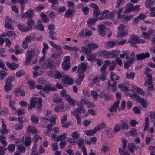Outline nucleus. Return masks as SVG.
Instances as JSON below:
<instances>
[{"mask_svg":"<svg viewBox=\"0 0 155 155\" xmlns=\"http://www.w3.org/2000/svg\"><path fill=\"white\" fill-rule=\"evenodd\" d=\"M56 119V116L55 115H52L50 119V124H48L46 127L48 129V131L45 132L46 135L48 136L50 135L52 128L53 126L55 125ZM40 120L42 123L45 124L48 121H49L50 120L46 117H41Z\"/></svg>","mask_w":155,"mask_h":155,"instance_id":"nucleus-1","label":"nucleus"},{"mask_svg":"<svg viewBox=\"0 0 155 155\" xmlns=\"http://www.w3.org/2000/svg\"><path fill=\"white\" fill-rule=\"evenodd\" d=\"M81 112H83V114L85 112L84 109V107L83 106H81L79 108H77L75 110L71 112V114L75 117L77 120V123L79 124H81V121L80 117L79 116V114Z\"/></svg>","mask_w":155,"mask_h":155,"instance_id":"nucleus-2","label":"nucleus"},{"mask_svg":"<svg viewBox=\"0 0 155 155\" xmlns=\"http://www.w3.org/2000/svg\"><path fill=\"white\" fill-rule=\"evenodd\" d=\"M35 49L34 48H32L31 47H29L26 53V59L25 62V64L27 65L30 63L32 60L33 57V54Z\"/></svg>","mask_w":155,"mask_h":155,"instance_id":"nucleus-3","label":"nucleus"},{"mask_svg":"<svg viewBox=\"0 0 155 155\" xmlns=\"http://www.w3.org/2000/svg\"><path fill=\"white\" fill-rule=\"evenodd\" d=\"M115 13L117 12V11H113L112 12H110L109 10H106L103 11L101 15V19L104 18H109L111 19H113L114 18V12Z\"/></svg>","mask_w":155,"mask_h":155,"instance_id":"nucleus-4","label":"nucleus"},{"mask_svg":"<svg viewBox=\"0 0 155 155\" xmlns=\"http://www.w3.org/2000/svg\"><path fill=\"white\" fill-rule=\"evenodd\" d=\"M61 81L63 85L66 87H68V85L72 84L74 82L72 79L67 75L63 76Z\"/></svg>","mask_w":155,"mask_h":155,"instance_id":"nucleus-5","label":"nucleus"},{"mask_svg":"<svg viewBox=\"0 0 155 155\" xmlns=\"http://www.w3.org/2000/svg\"><path fill=\"white\" fill-rule=\"evenodd\" d=\"M98 53L100 56L104 57L106 59L115 57L114 54H113L112 53L107 52L105 50H101Z\"/></svg>","mask_w":155,"mask_h":155,"instance_id":"nucleus-6","label":"nucleus"},{"mask_svg":"<svg viewBox=\"0 0 155 155\" xmlns=\"http://www.w3.org/2000/svg\"><path fill=\"white\" fill-rule=\"evenodd\" d=\"M110 78L111 81H113V84H111L110 83V81H108V85L109 87H115L117 84V81H115L116 80H118L119 78V77L116 75L114 73L111 72L110 73Z\"/></svg>","mask_w":155,"mask_h":155,"instance_id":"nucleus-7","label":"nucleus"},{"mask_svg":"<svg viewBox=\"0 0 155 155\" xmlns=\"http://www.w3.org/2000/svg\"><path fill=\"white\" fill-rule=\"evenodd\" d=\"M12 20L8 16L6 17L5 18V28L8 29L13 30L14 28L12 25Z\"/></svg>","mask_w":155,"mask_h":155,"instance_id":"nucleus-8","label":"nucleus"},{"mask_svg":"<svg viewBox=\"0 0 155 155\" xmlns=\"http://www.w3.org/2000/svg\"><path fill=\"white\" fill-rule=\"evenodd\" d=\"M57 89L55 87L52 86V85L50 84L46 85L42 89V91L46 93H48L49 91H56Z\"/></svg>","mask_w":155,"mask_h":155,"instance_id":"nucleus-9","label":"nucleus"},{"mask_svg":"<svg viewBox=\"0 0 155 155\" xmlns=\"http://www.w3.org/2000/svg\"><path fill=\"white\" fill-rule=\"evenodd\" d=\"M106 27L103 24L100 25L98 27V32L100 35L102 37L105 36L106 33L105 31V28Z\"/></svg>","mask_w":155,"mask_h":155,"instance_id":"nucleus-10","label":"nucleus"},{"mask_svg":"<svg viewBox=\"0 0 155 155\" xmlns=\"http://www.w3.org/2000/svg\"><path fill=\"white\" fill-rule=\"evenodd\" d=\"M135 11L134 7V5L131 3H128L125 7V10L124 11V13L130 12H131Z\"/></svg>","mask_w":155,"mask_h":155,"instance_id":"nucleus-11","label":"nucleus"},{"mask_svg":"<svg viewBox=\"0 0 155 155\" xmlns=\"http://www.w3.org/2000/svg\"><path fill=\"white\" fill-rule=\"evenodd\" d=\"M38 100L36 97L32 98L30 100V103L28 105V108L29 110L35 108L38 102Z\"/></svg>","mask_w":155,"mask_h":155,"instance_id":"nucleus-12","label":"nucleus"},{"mask_svg":"<svg viewBox=\"0 0 155 155\" xmlns=\"http://www.w3.org/2000/svg\"><path fill=\"white\" fill-rule=\"evenodd\" d=\"M53 64L52 61L51 59H48L45 60L41 64L42 67L43 68L46 69L48 67H50Z\"/></svg>","mask_w":155,"mask_h":155,"instance_id":"nucleus-13","label":"nucleus"},{"mask_svg":"<svg viewBox=\"0 0 155 155\" xmlns=\"http://www.w3.org/2000/svg\"><path fill=\"white\" fill-rule=\"evenodd\" d=\"M18 29L22 32H26L31 30V27L25 26L22 24H19L18 25Z\"/></svg>","mask_w":155,"mask_h":155,"instance_id":"nucleus-14","label":"nucleus"},{"mask_svg":"<svg viewBox=\"0 0 155 155\" xmlns=\"http://www.w3.org/2000/svg\"><path fill=\"white\" fill-rule=\"evenodd\" d=\"M34 12V10L30 9L26 12L23 15L22 17L26 18L28 17L29 18H31L33 17V15Z\"/></svg>","mask_w":155,"mask_h":155,"instance_id":"nucleus-15","label":"nucleus"},{"mask_svg":"<svg viewBox=\"0 0 155 155\" xmlns=\"http://www.w3.org/2000/svg\"><path fill=\"white\" fill-rule=\"evenodd\" d=\"M6 64L8 68L12 70H14L19 67V65L18 64L14 62L11 63L7 62H6Z\"/></svg>","mask_w":155,"mask_h":155,"instance_id":"nucleus-16","label":"nucleus"},{"mask_svg":"<svg viewBox=\"0 0 155 155\" xmlns=\"http://www.w3.org/2000/svg\"><path fill=\"white\" fill-rule=\"evenodd\" d=\"M87 67V65L85 64L84 63H81L78 67L77 70L78 72H84L85 71L86 68Z\"/></svg>","mask_w":155,"mask_h":155,"instance_id":"nucleus-17","label":"nucleus"},{"mask_svg":"<svg viewBox=\"0 0 155 155\" xmlns=\"http://www.w3.org/2000/svg\"><path fill=\"white\" fill-rule=\"evenodd\" d=\"M149 54L147 52L145 54L144 53L141 54H139L137 55V58L138 60H141L144 59L146 57H149Z\"/></svg>","mask_w":155,"mask_h":155,"instance_id":"nucleus-18","label":"nucleus"},{"mask_svg":"<svg viewBox=\"0 0 155 155\" xmlns=\"http://www.w3.org/2000/svg\"><path fill=\"white\" fill-rule=\"evenodd\" d=\"M98 128H96L95 127V128L93 129L86 130L84 132V134L86 135L89 136H92L94 135L96 132L97 131V130H98Z\"/></svg>","mask_w":155,"mask_h":155,"instance_id":"nucleus-19","label":"nucleus"},{"mask_svg":"<svg viewBox=\"0 0 155 155\" xmlns=\"http://www.w3.org/2000/svg\"><path fill=\"white\" fill-rule=\"evenodd\" d=\"M34 28L41 31H43L44 30V26L42 24L41 21H38L37 25L34 27Z\"/></svg>","mask_w":155,"mask_h":155,"instance_id":"nucleus-20","label":"nucleus"},{"mask_svg":"<svg viewBox=\"0 0 155 155\" xmlns=\"http://www.w3.org/2000/svg\"><path fill=\"white\" fill-rule=\"evenodd\" d=\"M138 101L140 103V104L144 108L147 107V102L146 99L140 97Z\"/></svg>","mask_w":155,"mask_h":155,"instance_id":"nucleus-21","label":"nucleus"},{"mask_svg":"<svg viewBox=\"0 0 155 155\" xmlns=\"http://www.w3.org/2000/svg\"><path fill=\"white\" fill-rule=\"evenodd\" d=\"M75 10L72 9H69L67 10L65 14V16L67 18H70L74 15Z\"/></svg>","mask_w":155,"mask_h":155,"instance_id":"nucleus-22","label":"nucleus"},{"mask_svg":"<svg viewBox=\"0 0 155 155\" xmlns=\"http://www.w3.org/2000/svg\"><path fill=\"white\" fill-rule=\"evenodd\" d=\"M119 104V103L118 102H116L114 103L112 105L111 108L109 109V111L110 112H116L118 107Z\"/></svg>","mask_w":155,"mask_h":155,"instance_id":"nucleus-23","label":"nucleus"},{"mask_svg":"<svg viewBox=\"0 0 155 155\" xmlns=\"http://www.w3.org/2000/svg\"><path fill=\"white\" fill-rule=\"evenodd\" d=\"M117 44L114 41H109L105 43V45L107 48H111L116 46Z\"/></svg>","mask_w":155,"mask_h":155,"instance_id":"nucleus-24","label":"nucleus"},{"mask_svg":"<svg viewBox=\"0 0 155 155\" xmlns=\"http://www.w3.org/2000/svg\"><path fill=\"white\" fill-rule=\"evenodd\" d=\"M81 50L84 54L87 56L92 53V49L88 48L83 47Z\"/></svg>","mask_w":155,"mask_h":155,"instance_id":"nucleus-25","label":"nucleus"},{"mask_svg":"<svg viewBox=\"0 0 155 155\" xmlns=\"http://www.w3.org/2000/svg\"><path fill=\"white\" fill-rule=\"evenodd\" d=\"M2 129L1 130L0 133L2 134H5L8 133V130L6 128V125L4 123V121H2Z\"/></svg>","mask_w":155,"mask_h":155,"instance_id":"nucleus-26","label":"nucleus"},{"mask_svg":"<svg viewBox=\"0 0 155 155\" xmlns=\"http://www.w3.org/2000/svg\"><path fill=\"white\" fill-rule=\"evenodd\" d=\"M53 101L54 103H60L61 106H63L64 105V103L62 101V99L58 96L56 97H54Z\"/></svg>","mask_w":155,"mask_h":155,"instance_id":"nucleus-27","label":"nucleus"},{"mask_svg":"<svg viewBox=\"0 0 155 155\" xmlns=\"http://www.w3.org/2000/svg\"><path fill=\"white\" fill-rule=\"evenodd\" d=\"M26 23L28 26L31 27V29L32 28V26L35 24V22L31 18H29L27 20Z\"/></svg>","mask_w":155,"mask_h":155,"instance_id":"nucleus-28","label":"nucleus"},{"mask_svg":"<svg viewBox=\"0 0 155 155\" xmlns=\"http://www.w3.org/2000/svg\"><path fill=\"white\" fill-rule=\"evenodd\" d=\"M27 131L28 132H31L34 134H36L37 132L36 128L35 127L31 126L27 127Z\"/></svg>","mask_w":155,"mask_h":155,"instance_id":"nucleus-29","label":"nucleus"},{"mask_svg":"<svg viewBox=\"0 0 155 155\" xmlns=\"http://www.w3.org/2000/svg\"><path fill=\"white\" fill-rule=\"evenodd\" d=\"M67 134L65 133H63L62 134L60 135L55 139L57 141L63 140L66 138Z\"/></svg>","mask_w":155,"mask_h":155,"instance_id":"nucleus-30","label":"nucleus"},{"mask_svg":"<svg viewBox=\"0 0 155 155\" xmlns=\"http://www.w3.org/2000/svg\"><path fill=\"white\" fill-rule=\"evenodd\" d=\"M49 44L51 46L57 50H61L62 49L61 47L58 45L55 44L53 41H49Z\"/></svg>","mask_w":155,"mask_h":155,"instance_id":"nucleus-31","label":"nucleus"},{"mask_svg":"<svg viewBox=\"0 0 155 155\" xmlns=\"http://www.w3.org/2000/svg\"><path fill=\"white\" fill-rule=\"evenodd\" d=\"M96 54L93 53L90 54L87 56V59L90 61L93 62L95 58L96 57Z\"/></svg>","mask_w":155,"mask_h":155,"instance_id":"nucleus-32","label":"nucleus"},{"mask_svg":"<svg viewBox=\"0 0 155 155\" xmlns=\"http://www.w3.org/2000/svg\"><path fill=\"white\" fill-rule=\"evenodd\" d=\"M87 46L88 48H91L94 50L97 49L98 47V45L97 44L93 42L88 43L87 44Z\"/></svg>","mask_w":155,"mask_h":155,"instance_id":"nucleus-33","label":"nucleus"},{"mask_svg":"<svg viewBox=\"0 0 155 155\" xmlns=\"http://www.w3.org/2000/svg\"><path fill=\"white\" fill-rule=\"evenodd\" d=\"M120 126L119 123H117L115 124L114 127V131L115 134L117 133L118 132L121 130Z\"/></svg>","mask_w":155,"mask_h":155,"instance_id":"nucleus-34","label":"nucleus"},{"mask_svg":"<svg viewBox=\"0 0 155 155\" xmlns=\"http://www.w3.org/2000/svg\"><path fill=\"white\" fill-rule=\"evenodd\" d=\"M154 0H147L145 3V5L147 8H150L154 3Z\"/></svg>","mask_w":155,"mask_h":155,"instance_id":"nucleus-35","label":"nucleus"},{"mask_svg":"<svg viewBox=\"0 0 155 155\" xmlns=\"http://www.w3.org/2000/svg\"><path fill=\"white\" fill-rule=\"evenodd\" d=\"M32 142L31 137L28 136H27L25 137V145H30L31 144Z\"/></svg>","mask_w":155,"mask_h":155,"instance_id":"nucleus-36","label":"nucleus"},{"mask_svg":"<svg viewBox=\"0 0 155 155\" xmlns=\"http://www.w3.org/2000/svg\"><path fill=\"white\" fill-rule=\"evenodd\" d=\"M70 63H63L62 64V67L64 70H68L71 67Z\"/></svg>","mask_w":155,"mask_h":155,"instance_id":"nucleus-37","label":"nucleus"},{"mask_svg":"<svg viewBox=\"0 0 155 155\" xmlns=\"http://www.w3.org/2000/svg\"><path fill=\"white\" fill-rule=\"evenodd\" d=\"M118 87L123 91H127L129 90V89L127 87L122 84H119Z\"/></svg>","mask_w":155,"mask_h":155,"instance_id":"nucleus-38","label":"nucleus"},{"mask_svg":"<svg viewBox=\"0 0 155 155\" xmlns=\"http://www.w3.org/2000/svg\"><path fill=\"white\" fill-rule=\"evenodd\" d=\"M138 146H128L127 148L132 153H134V150H136L138 148Z\"/></svg>","mask_w":155,"mask_h":155,"instance_id":"nucleus-39","label":"nucleus"},{"mask_svg":"<svg viewBox=\"0 0 155 155\" xmlns=\"http://www.w3.org/2000/svg\"><path fill=\"white\" fill-rule=\"evenodd\" d=\"M62 74L59 71H56L54 74V78L55 79H60L62 77Z\"/></svg>","mask_w":155,"mask_h":155,"instance_id":"nucleus-40","label":"nucleus"},{"mask_svg":"<svg viewBox=\"0 0 155 155\" xmlns=\"http://www.w3.org/2000/svg\"><path fill=\"white\" fill-rule=\"evenodd\" d=\"M128 34V31L127 30H125L123 31H121L120 32H118V37L120 36L123 37V36H126Z\"/></svg>","mask_w":155,"mask_h":155,"instance_id":"nucleus-41","label":"nucleus"},{"mask_svg":"<svg viewBox=\"0 0 155 155\" xmlns=\"http://www.w3.org/2000/svg\"><path fill=\"white\" fill-rule=\"evenodd\" d=\"M64 109L63 106H61H61L59 107H56L54 109V110L55 112L58 113L63 111Z\"/></svg>","mask_w":155,"mask_h":155,"instance_id":"nucleus-42","label":"nucleus"},{"mask_svg":"<svg viewBox=\"0 0 155 155\" xmlns=\"http://www.w3.org/2000/svg\"><path fill=\"white\" fill-rule=\"evenodd\" d=\"M71 136L74 139H78L80 137V134L78 132L75 131L73 132Z\"/></svg>","mask_w":155,"mask_h":155,"instance_id":"nucleus-43","label":"nucleus"},{"mask_svg":"<svg viewBox=\"0 0 155 155\" xmlns=\"http://www.w3.org/2000/svg\"><path fill=\"white\" fill-rule=\"evenodd\" d=\"M43 45L44 47L42 49V54L43 55H45L46 53V51L49 49V46L45 42H44Z\"/></svg>","mask_w":155,"mask_h":155,"instance_id":"nucleus-44","label":"nucleus"},{"mask_svg":"<svg viewBox=\"0 0 155 155\" xmlns=\"http://www.w3.org/2000/svg\"><path fill=\"white\" fill-rule=\"evenodd\" d=\"M149 126V118L146 117L145 119V124L143 131H145L148 129Z\"/></svg>","mask_w":155,"mask_h":155,"instance_id":"nucleus-45","label":"nucleus"},{"mask_svg":"<svg viewBox=\"0 0 155 155\" xmlns=\"http://www.w3.org/2000/svg\"><path fill=\"white\" fill-rule=\"evenodd\" d=\"M12 89V84H5L4 88L5 91V92H8L9 90H11Z\"/></svg>","mask_w":155,"mask_h":155,"instance_id":"nucleus-46","label":"nucleus"},{"mask_svg":"<svg viewBox=\"0 0 155 155\" xmlns=\"http://www.w3.org/2000/svg\"><path fill=\"white\" fill-rule=\"evenodd\" d=\"M91 95L93 97L94 100H96L98 97V94L96 91H91Z\"/></svg>","mask_w":155,"mask_h":155,"instance_id":"nucleus-47","label":"nucleus"},{"mask_svg":"<svg viewBox=\"0 0 155 155\" xmlns=\"http://www.w3.org/2000/svg\"><path fill=\"white\" fill-rule=\"evenodd\" d=\"M116 66V64L114 61H112L111 63V64L109 65V70L110 71H112L114 69Z\"/></svg>","mask_w":155,"mask_h":155,"instance_id":"nucleus-48","label":"nucleus"},{"mask_svg":"<svg viewBox=\"0 0 155 155\" xmlns=\"http://www.w3.org/2000/svg\"><path fill=\"white\" fill-rule=\"evenodd\" d=\"M106 132L108 136L110 138H112L114 136V134L111 129L106 130Z\"/></svg>","mask_w":155,"mask_h":155,"instance_id":"nucleus-49","label":"nucleus"},{"mask_svg":"<svg viewBox=\"0 0 155 155\" xmlns=\"http://www.w3.org/2000/svg\"><path fill=\"white\" fill-rule=\"evenodd\" d=\"M139 38V37L138 36L134 35H131L130 37V40L134 41L137 43L139 42L138 41Z\"/></svg>","mask_w":155,"mask_h":155,"instance_id":"nucleus-50","label":"nucleus"},{"mask_svg":"<svg viewBox=\"0 0 155 155\" xmlns=\"http://www.w3.org/2000/svg\"><path fill=\"white\" fill-rule=\"evenodd\" d=\"M130 135L133 137H136L137 135V130L134 128H132L129 132Z\"/></svg>","mask_w":155,"mask_h":155,"instance_id":"nucleus-51","label":"nucleus"},{"mask_svg":"<svg viewBox=\"0 0 155 155\" xmlns=\"http://www.w3.org/2000/svg\"><path fill=\"white\" fill-rule=\"evenodd\" d=\"M120 126L121 128L124 130L127 129L129 127L128 125L125 122H121Z\"/></svg>","mask_w":155,"mask_h":155,"instance_id":"nucleus-52","label":"nucleus"},{"mask_svg":"<svg viewBox=\"0 0 155 155\" xmlns=\"http://www.w3.org/2000/svg\"><path fill=\"white\" fill-rule=\"evenodd\" d=\"M31 120L34 123L37 124L39 118L37 116L33 115L31 117Z\"/></svg>","mask_w":155,"mask_h":155,"instance_id":"nucleus-53","label":"nucleus"},{"mask_svg":"<svg viewBox=\"0 0 155 155\" xmlns=\"http://www.w3.org/2000/svg\"><path fill=\"white\" fill-rule=\"evenodd\" d=\"M7 73L3 70H0V78L3 80L4 77L7 75Z\"/></svg>","mask_w":155,"mask_h":155,"instance_id":"nucleus-54","label":"nucleus"},{"mask_svg":"<svg viewBox=\"0 0 155 155\" xmlns=\"http://www.w3.org/2000/svg\"><path fill=\"white\" fill-rule=\"evenodd\" d=\"M96 21L97 19L95 18H89L87 21V23L89 25H91L95 24Z\"/></svg>","mask_w":155,"mask_h":155,"instance_id":"nucleus-55","label":"nucleus"},{"mask_svg":"<svg viewBox=\"0 0 155 155\" xmlns=\"http://www.w3.org/2000/svg\"><path fill=\"white\" fill-rule=\"evenodd\" d=\"M135 75V74L134 72L130 73H127L126 75V78H127L130 79H133Z\"/></svg>","mask_w":155,"mask_h":155,"instance_id":"nucleus-56","label":"nucleus"},{"mask_svg":"<svg viewBox=\"0 0 155 155\" xmlns=\"http://www.w3.org/2000/svg\"><path fill=\"white\" fill-rule=\"evenodd\" d=\"M41 16L44 22L47 23L49 21V20L47 18V16L46 14L42 13L41 14Z\"/></svg>","mask_w":155,"mask_h":155,"instance_id":"nucleus-57","label":"nucleus"},{"mask_svg":"<svg viewBox=\"0 0 155 155\" xmlns=\"http://www.w3.org/2000/svg\"><path fill=\"white\" fill-rule=\"evenodd\" d=\"M130 97L132 99H134L135 98H136V101H138L140 97L136 93L133 94H130Z\"/></svg>","mask_w":155,"mask_h":155,"instance_id":"nucleus-58","label":"nucleus"},{"mask_svg":"<svg viewBox=\"0 0 155 155\" xmlns=\"http://www.w3.org/2000/svg\"><path fill=\"white\" fill-rule=\"evenodd\" d=\"M106 127L105 124L104 123H102L99 124L97 126L95 127L96 128H98L97 131L100 130L101 128L103 129Z\"/></svg>","mask_w":155,"mask_h":155,"instance_id":"nucleus-59","label":"nucleus"},{"mask_svg":"<svg viewBox=\"0 0 155 155\" xmlns=\"http://www.w3.org/2000/svg\"><path fill=\"white\" fill-rule=\"evenodd\" d=\"M119 152L120 155H130L127 151H124L123 149L121 148L119 149Z\"/></svg>","mask_w":155,"mask_h":155,"instance_id":"nucleus-60","label":"nucleus"},{"mask_svg":"<svg viewBox=\"0 0 155 155\" xmlns=\"http://www.w3.org/2000/svg\"><path fill=\"white\" fill-rule=\"evenodd\" d=\"M27 83L30 86L31 88L34 89L35 83L34 81L31 80H29L27 81Z\"/></svg>","mask_w":155,"mask_h":155,"instance_id":"nucleus-61","label":"nucleus"},{"mask_svg":"<svg viewBox=\"0 0 155 155\" xmlns=\"http://www.w3.org/2000/svg\"><path fill=\"white\" fill-rule=\"evenodd\" d=\"M5 137L2 135H0V141L3 144L5 145H6L7 144V143L6 141L4 140L5 139Z\"/></svg>","mask_w":155,"mask_h":155,"instance_id":"nucleus-62","label":"nucleus"},{"mask_svg":"<svg viewBox=\"0 0 155 155\" xmlns=\"http://www.w3.org/2000/svg\"><path fill=\"white\" fill-rule=\"evenodd\" d=\"M16 113L18 116H19L25 113V110L22 108L16 110Z\"/></svg>","mask_w":155,"mask_h":155,"instance_id":"nucleus-63","label":"nucleus"},{"mask_svg":"<svg viewBox=\"0 0 155 155\" xmlns=\"http://www.w3.org/2000/svg\"><path fill=\"white\" fill-rule=\"evenodd\" d=\"M133 62L130 60L127 61L124 64V67L126 68H127L128 67H130L131 65Z\"/></svg>","mask_w":155,"mask_h":155,"instance_id":"nucleus-64","label":"nucleus"}]
</instances>
